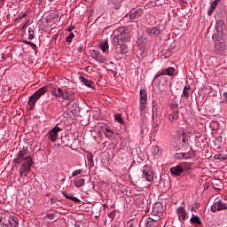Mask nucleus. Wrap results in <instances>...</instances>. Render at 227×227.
<instances>
[{
	"label": "nucleus",
	"instance_id": "nucleus-1",
	"mask_svg": "<svg viewBox=\"0 0 227 227\" xmlns=\"http://www.w3.org/2000/svg\"><path fill=\"white\" fill-rule=\"evenodd\" d=\"M118 33L117 36L114 35L113 37V45H121V43H125V42H129V40H130V31H129L125 27L118 28Z\"/></svg>",
	"mask_w": 227,
	"mask_h": 227
},
{
	"label": "nucleus",
	"instance_id": "nucleus-2",
	"mask_svg": "<svg viewBox=\"0 0 227 227\" xmlns=\"http://www.w3.org/2000/svg\"><path fill=\"white\" fill-rule=\"evenodd\" d=\"M15 164H20L23 162L21 166H28L31 167L33 165V159L29 156V152L27 149H22L17 154V157L14 159Z\"/></svg>",
	"mask_w": 227,
	"mask_h": 227
},
{
	"label": "nucleus",
	"instance_id": "nucleus-3",
	"mask_svg": "<svg viewBox=\"0 0 227 227\" xmlns=\"http://www.w3.org/2000/svg\"><path fill=\"white\" fill-rule=\"evenodd\" d=\"M47 86H43L40 88L38 90H36L29 98H28V107L29 109H35V106H36V102L40 100V98L43 97V95H45L47 92Z\"/></svg>",
	"mask_w": 227,
	"mask_h": 227
},
{
	"label": "nucleus",
	"instance_id": "nucleus-4",
	"mask_svg": "<svg viewBox=\"0 0 227 227\" xmlns=\"http://www.w3.org/2000/svg\"><path fill=\"white\" fill-rule=\"evenodd\" d=\"M215 31L216 34L213 35L212 40L214 42H221L224 38L223 35H224V31H226V23H224V20H220L216 21Z\"/></svg>",
	"mask_w": 227,
	"mask_h": 227
},
{
	"label": "nucleus",
	"instance_id": "nucleus-5",
	"mask_svg": "<svg viewBox=\"0 0 227 227\" xmlns=\"http://www.w3.org/2000/svg\"><path fill=\"white\" fill-rule=\"evenodd\" d=\"M191 171V163L189 162H182L176 165V167H172L170 168V173L174 176H180L183 173H189Z\"/></svg>",
	"mask_w": 227,
	"mask_h": 227
},
{
	"label": "nucleus",
	"instance_id": "nucleus-6",
	"mask_svg": "<svg viewBox=\"0 0 227 227\" xmlns=\"http://www.w3.org/2000/svg\"><path fill=\"white\" fill-rule=\"evenodd\" d=\"M140 111L146 109V103L148 102V93L145 90H140Z\"/></svg>",
	"mask_w": 227,
	"mask_h": 227
},
{
	"label": "nucleus",
	"instance_id": "nucleus-7",
	"mask_svg": "<svg viewBox=\"0 0 227 227\" xmlns=\"http://www.w3.org/2000/svg\"><path fill=\"white\" fill-rule=\"evenodd\" d=\"M176 214L180 223H185V221L189 219V214L187 213V211L185 210V207H177Z\"/></svg>",
	"mask_w": 227,
	"mask_h": 227
},
{
	"label": "nucleus",
	"instance_id": "nucleus-8",
	"mask_svg": "<svg viewBox=\"0 0 227 227\" xmlns=\"http://www.w3.org/2000/svg\"><path fill=\"white\" fill-rule=\"evenodd\" d=\"M162 214H164V206L162 203L157 202L153 206V215H156V217H162Z\"/></svg>",
	"mask_w": 227,
	"mask_h": 227
},
{
	"label": "nucleus",
	"instance_id": "nucleus-9",
	"mask_svg": "<svg viewBox=\"0 0 227 227\" xmlns=\"http://www.w3.org/2000/svg\"><path fill=\"white\" fill-rule=\"evenodd\" d=\"M221 210H227V204L223 203V200H218L211 206V212H217Z\"/></svg>",
	"mask_w": 227,
	"mask_h": 227
},
{
	"label": "nucleus",
	"instance_id": "nucleus-10",
	"mask_svg": "<svg viewBox=\"0 0 227 227\" xmlns=\"http://www.w3.org/2000/svg\"><path fill=\"white\" fill-rule=\"evenodd\" d=\"M61 132V128L56 126L48 132V136L52 143H56L58 140V134Z\"/></svg>",
	"mask_w": 227,
	"mask_h": 227
},
{
	"label": "nucleus",
	"instance_id": "nucleus-11",
	"mask_svg": "<svg viewBox=\"0 0 227 227\" xmlns=\"http://www.w3.org/2000/svg\"><path fill=\"white\" fill-rule=\"evenodd\" d=\"M91 58H93L95 61H98V63H106V61H107L106 56L101 55L99 51L95 50L91 52Z\"/></svg>",
	"mask_w": 227,
	"mask_h": 227
},
{
	"label": "nucleus",
	"instance_id": "nucleus-12",
	"mask_svg": "<svg viewBox=\"0 0 227 227\" xmlns=\"http://www.w3.org/2000/svg\"><path fill=\"white\" fill-rule=\"evenodd\" d=\"M143 178H145L147 182H153V172L148 167L143 168Z\"/></svg>",
	"mask_w": 227,
	"mask_h": 227
},
{
	"label": "nucleus",
	"instance_id": "nucleus-13",
	"mask_svg": "<svg viewBox=\"0 0 227 227\" xmlns=\"http://www.w3.org/2000/svg\"><path fill=\"white\" fill-rule=\"evenodd\" d=\"M215 51L216 54L223 56V54L226 52V44L224 43V42L215 43Z\"/></svg>",
	"mask_w": 227,
	"mask_h": 227
},
{
	"label": "nucleus",
	"instance_id": "nucleus-14",
	"mask_svg": "<svg viewBox=\"0 0 227 227\" xmlns=\"http://www.w3.org/2000/svg\"><path fill=\"white\" fill-rule=\"evenodd\" d=\"M141 15H143V10L137 9V11H135L133 13L129 15V19H130L129 22H135V20H137V19H139Z\"/></svg>",
	"mask_w": 227,
	"mask_h": 227
},
{
	"label": "nucleus",
	"instance_id": "nucleus-15",
	"mask_svg": "<svg viewBox=\"0 0 227 227\" xmlns=\"http://www.w3.org/2000/svg\"><path fill=\"white\" fill-rule=\"evenodd\" d=\"M145 227H158L159 222L152 217H148L145 220Z\"/></svg>",
	"mask_w": 227,
	"mask_h": 227
},
{
	"label": "nucleus",
	"instance_id": "nucleus-16",
	"mask_svg": "<svg viewBox=\"0 0 227 227\" xmlns=\"http://www.w3.org/2000/svg\"><path fill=\"white\" fill-rule=\"evenodd\" d=\"M29 171H31V167L21 165L19 168L20 176H27V175H29Z\"/></svg>",
	"mask_w": 227,
	"mask_h": 227
},
{
	"label": "nucleus",
	"instance_id": "nucleus-17",
	"mask_svg": "<svg viewBox=\"0 0 227 227\" xmlns=\"http://www.w3.org/2000/svg\"><path fill=\"white\" fill-rule=\"evenodd\" d=\"M190 223L191 224H198L199 226H201V224H203V222L201 221V218H200V216L192 214V217L190 219Z\"/></svg>",
	"mask_w": 227,
	"mask_h": 227
},
{
	"label": "nucleus",
	"instance_id": "nucleus-18",
	"mask_svg": "<svg viewBox=\"0 0 227 227\" xmlns=\"http://www.w3.org/2000/svg\"><path fill=\"white\" fill-rule=\"evenodd\" d=\"M146 33L150 35V36H155L160 35V28L154 27L153 28H147Z\"/></svg>",
	"mask_w": 227,
	"mask_h": 227
},
{
	"label": "nucleus",
	"instance_id": "nucleus-19",
	"mask_svg": "<svg viewBox=\"0 0 227 227\" xmlns=\"http://www.w3.org/2000/svg\"><path fill=\"white\" fill-rule=\"evenodd\" d=\"M178 114H180V111L178 110H173L172 114L168 115V120L172 123V121H175L176 120H178Z\"/></svg>",
	"mask_w": 227,
	"mask_h": 227
},
{
	"label": "nucleus",
	"instance_id": "nucleus-20",
	"mask_svg": "<svg viewBox=\"0 0 227 227\" xmlns=\"http://www.w3.org/2000/svg\"><path fill=\"white\" fill-rule=\"evenodd\" d=\"M175 72H176V69H175V67H171L162 69V74L168 75L169 77H173V75H175Z\"/></svg>",
	"mask_w": 227,
	"mask_h": 227
},
{
	"label": "nucleus",
	"instance_id": "nucleus-21",
	"mask_svg": "<svg viewBox=\"0 0 227 227\" xmlns=\"http://www.w3.org/2000/svg\"><path fill=\"white\" fill-rule=\"evenodd\" d=\"M79 80L81 81V82H82V84H84V86H87V88H93L95 84L93 81L88 80L83 76H80Z\"/></svg>",
	"mask_w": 227,
	"mask_h": 227
},
{
	"label": "nucleus",
	"instance_id": "nucleus-22",
	"mask_svg": "<svg viewBox=\"0 0 227 227\" xmlns=\"http://www.w3.org/2000/svg\"><path fill=\"white\" fill-rule=\"evenodd\" d=\"M8 227H19V218L17 216L11 215L9 218Z\"/></svg>",
	"mask_w": 227,
	"mask_h": 227
},
{
	"label": "nucleus",
	"instance_id": "nucleus-23",
	"mask_svg": "<svg viewBox=\"0 0 227 227\" xmlns=\"http://www.w3.org/2000/svg\"><path fill=\"white\" fill-rule=\"evenodd\" d=\"M99 47L102 52H107V51H109V42L107 40L101 42Z\"/></svg>",
	"mask_w": 227,
	"mask_h": 227
},
{
	"label": "nucleus",
	"instance_id": "nucleus-24",
	"mask_svg": "<svg viewBox=\"0 0 227 227\" xmlns=\"http://www.w3.org/2000/svg\"><path fill=\"white\" fill-rule=\"evenodd\" d=\"M51 95H54L57 98H61L63 96V89L57 88L51 91Z\"/></svg>",
	"mask_w": 227,
	"mask_h": 227
},
{
	"label": "nucleus",
	"instance_id": "nucleus-25",
	"mask_svg": "<svg viewBox=\"0 0 227 227\" xmlns=\"http://www.w3.org/2000/svg\"><path fill=\"white\" fill-rule=\"evenodd\" d=\"M0 223H2V224L5 227L10 226V216L5 215H2L0 217Z\"/></svg>",
	"mask_w": 227,
	"mask_h": 227
},
{
	"label": "nucleus",
	"instance_id": "nucleus-26",
	"mask_svg": "<svg viewBox=\"0 0 227 227\" xmlns=\"http://www.w3.org/2000/svg\"><path fill=\"white\" fill-rule=\"evenodd\" d=\"M64 100H74V94H70L68 90H65L62 92V98Z\"/></svg>",
	"mask_w": 227,
	"mask_h": 227
},
{
	"label": "nucleus",
	"instance_id": "nucleus-27",
	"mask_svg": "<svg viewBox=\"0 0 227 227\" xmlns=\"http://www.w3.org/2000/svg\"><path fill=\"white\" fill-rule=\"evenodd\" d=\"M217 4H219V0H215L211 4L210 8L207 12V15H212V13H214V10H215V8H217Z\"/></svg>",
	"mask_w": 227,
	"mask_h": 227
},
{
	"label": "nucleus",
	"instance_id": "nucleus-28",
	"mask_svg": "<svg viewBox=\"0 0 227 227\" xmlns=\"http://www.w3.org/2000/svg\"><path fill=\"white\" fill-rule=\"evenodd\" d=\"M63 194L67 200H71V201H74V203H81V200H79L77 197H74V195L65 192Z\"/></svg>",
	"mask_w": 227,
	"mask_h": 227
},
{
	"label": "nucleus",
	"instance_id": "nucleus-29",
	"mask_svg": "<svg viewBox=\"0 0 227 227\" xmlns=\"http://www.w3.org/2000/svg\"><path fill=\"white\" fill-rule=\"evenodd\" d=\"M74 184L76 187H82V185H84V184H86V180L84 178H76V179H74Z\"/></svg>",
	"mask_w": 227,
	"mask_h": 227
},
{
	"label": "nucleus",
	"instance_id": "nucleus-30",
	"mask_svg": "<svg viewBox=\"0 0 227 227\" xmlns=\"http://www.w3.org/2000/svg\"><path fill=\"white\" fill-rule=\"evenodd\" d=\"M190 90H191V85H185L183 90L182 97H184V98H189V91Z\"/></svg>",
	"mask_w": 227,
	"mask_h": 227
},
{
	"label": "nucleus",
	"instance_id": "nucleus-31",
	"mask_svg": "<svg viewBox=\"0 0 227 227\" xmlns=\"http://www.w3.org/2000/svg\"><path fill=\"white\" fill-rule=\"evenodd\" d=\"M153 157H158L160 154V149L157 145H153L151 149Z\"/></svg>",
	"mask_w": 227,
	"mask_h": 227
},
{
	"label": "nucleus",
	"instance_id": "nucleus-32",
	"mask_svg": "<svg viewBox=\"0 0 227 227\" xmlns=\"http://www.w3.org/2000/svg\"><path fill=\"white\" fill-rule=\"evenodd\" d=\"M104 134L106 137H107L108 139H111V137H113V136L114 135V132H113L111 129H105Z\"/></svg>",
	"mask_w": 227,
	"mask_h": 227
},
{
	"label": "nucleus",
	"instance_id": "nucleus-33",
	"mask_svg": "<svg viewBox=\"0 0 227 227\" xmlns=\"http://www.w3.org/2000/svg\"><path fill=\"white\" fill-rule=\"evenodd\" d=\"M215 160H227V154H215Z\"/></svg>",
	"mask_w": 227,
	"mask_h": 227
},
{
	"label": "nucleus",
	"instance_id": "nucleus-34",
	"mask_svg": "<svg viewBox=\"0 0 227 227\" xmlns=\"http://www.w3.org/2000/svg\"><path fill=\"white\" fill-rule=\"evenodd\" d=\"M177 159H192V154H191L190 153H182L181 157H177Z\"/></svg>",
	"mask_w": 227,
	"mask_h": 227
},
{
	"label": "nucleus",
	"instance_id": "nucleus-35",
	"mask_svg": "<svg viewBox=\"0 0 227 227\" xmlns=\"http://www.w3.org/2000/svg\"><path fill=\"white\" fill-rule=\"evenodd\" d=\"M28 40H35V30L33 28H28Z\"/></svg>",
	"mask_w": 227,
	"mask_h": 227
},
{
	"label": "nucleus",
	"instance_id": "nucleus-36",
	"mask_svg": "<svg viewBox=\"0 0 227 227\" xmlns=\"http://www.w3.org/2000/svg\"><path fill=\"white\" fill-rule=\"evenodd\" d=\"M121 3H123V0H113L112 4H114L115 8L118 9L120 6H121Z\"/></svg>",
	"mask_w": 227,
	"mask_h": 227
},
{
	"label": "nucleus",
	"instance_id": "nucleus-37",
	"mask_svg": "<svg viewBox=\"0 0 227 227\" xmlns=\"http://www.w3.org/2000/svg\"><path fill=\"white\" fill-rule=\"evenodd\" d=\"M74 37H75V35L73 32H71L69 35L67 37V42L71 43L72 40H74Z\"/></svg>",
	"mask_w": 227,
	"mask_h": 227
},
{
	"label": "nucleus",
	"instance_id": "nucleus-38",
	"mask_svg": "<svg viewBox=\"0 0 227 227\" xmlns=\"http://www.w3.org/2000/svg\"><path fill=\"white\" fill-rule=\"evenodd\" d=\"M115 121H118V123H123V119L121 118V114L114 115Z\"/></svg>",
	"mask_w": 227,
	"mask_h": 227
},
{
	"label": "nucleus",
	"instance_id": "nucleus-39",
	"mask_svg": "<svg viewBox=\"0 0 227 227\" xmlns=\"http://www.w3.org/2000/svg\"><path fill=\"white\" fill-rule=\"evenodd\" d=\"M182 141L184 145H187V143H189V140L187 139V134L183 133V138Z\"/></svg>",
	"mask_w": 227,
	"mask_h": 227
},
{
	"label": "nucleus",
	"instance_id": "nucleus-40",
	"mask_svg": "<svg viewBox=\"0 0 227 227\" xmlns=\"http://www.w3.org/2000/svg\"><path fill=\"white\" fill-rule=\"evenodd\" d=\"M82 173V169H76L72 173V176H77V175H81Z\"/></svg>",
	"mask_w": 227,
	"mask_h": 227
},
{
	"label": "nucleus",
	"instance_id": "nucleus-41",
	"mask_svg": "<svg viewBox=\"0 0 227 227\" xmlns=\"http://www.w3.org/2000/svg\"><path fill=\"white\" fill-rule=\"evenodd\" d=\"M171 109H173V111H177L176 109H178V104L176 102L171 103Z\"/></svg>",
	"mask_w": 227,
	"mask_h": 227
},
{
	"label": "nucleus",
	"instance_id": "nucleus-42",
	"mask_svg": "<svg viewBox=\"0 0 227 227\" xmlns=\"http://www.w3.org/2000/svg\"><path fill=\"white\" fill-rule=\"evenodd\" d=\"M121 54H127V51H129L128 49H127V46H125V45H122V46H121Z\"/></svg>",
	"mask_w": 227,
	"mask_h": 227
},
{
	"label": "nucleus",
	"instance_id": "nucleus-43",
	"mask_svg": "<svg viewBox=\"0 0 227 227\" xmlns=\"http://www.w3.org/2000/svg\"><path fill=\"white\" fill-rule=\"evenodd\" d=\"M27 14L26 12H21L20 14H19L18 18L16 19V20H19L20 19H24V17H26Z\"/></svg>",
	"mask_w": 227,
	"mask_h": 227
},
{
	"label": "nucleus",
	"instance_id": "nucleus-44",
	"mask_svg": "<svg viewBox=\"0 0 227 227\" xmlns=\"http://www.w3.org/2000/svg\"><path fill=\"white\" fill-rule=\"evenodd\" d=\"M55 215H54V214H48V215H46V219H50L51 221H52V219H54Z\"/></svg>",
	"mask_w": 227,
	"mask_h": 227
},
{
	"label": "nucleus",
	"instance_id": "nucleus-45",
	"mask_svg": "<svg viewBox=\"0 0 227 227\" xmlns=\"http://www.w3.org/2000/svg\"><path fill=\"white\" fill-rule=\"evenodd\" d=\"M161 75H164V74H162V70H161L160 73H157V74H155V76H154V78H153V81H156V79H159V77H160Z\"/></svg>",
	"mask_w": 227,
	"mask_h": 227
},
{
	"label": "nucleus",
	"instance_id": "nucleus-46",
	"mask_svg": "<svg viewBox=\"0 0 227 227\" xmlns=\"http://www.w3.org/2000/svg\"><path fill=\"white\" fill-rule=\"evenodd\" d=\"M108 216L111 219V221H114V217H115L114 212H111L110 214H108Z\"/></svg>",
	"mask_w": 227,
	"mask_h": 227
},
{
	"label": "nucleus",
	"instance_id": "nucleus-47",
	"mask_svg": "<svg viewBox=\"0 0 227 227\" xmlns=\"http://www.w3.org/2000/svg\"><path fill=\"white\" fill-rule=\"evenodd\" d=\"M56 201H58V199H54V198L51 199V203L54 204L56 203Z\"/></svg>",
	"mask_w": 227,
	"mask_h": 227
},
{
	"label": "nucleus",
	"instance_id": "nucleus-48",
	"mask_svg": "<svg viewBox=\"0 0 227 227\" xmlns=\"http://www.w3.org/2000/svg\"><path fill=\"white\" fill-rule=\"evenodd\" d=\"M88 160L89 162H93V156H89Z\"/></svg>",
	"mask_w": 227,
	"mask_h": 227
},
{
	"label": "nucleus",
	"instance_id": "nucleus-49",
	"mask_svg": "<svg viewBox=\"0 0 227 227\" xmlns=\"http://www.w3.org/2000/svg\"><path fill=\"white\" fill-rule=\"evenodd\" d=\"M30 45H31L32 49H34V50L36 49V44L32 43H30Z\"/></svg>",
	"mask_w": 227,
	"mask_h": 227
},
{
	"label": "nucleus",
	"instance_id": "nucleus-50",
	"mask_svg": "<svg viewBox=\"0 0 227 227\" xmlns=\"http://www.w3.org/2000/svg\"><path fill=\"white\" fill-rule=\"evenodd\" d=\"M77 51H78V52H82V46H79Z\"/></svg>",
	"mask_w": 227,
	"mask_h": 227
},
{
	"label": "nucleus",
	"instance_id": "nucleus-51",
	"mask_svg": "<svg viewBox=\"0 0 227 227\" xmlns=\"http://www.w3.org/2000/svg\"><path fill=\"white\" fill-rule=\"evenodd\" d=\"M24 43H26V45H31V42H29V41H24Z\"/></svg>",
	"mask_w": 227,
	"mask_h": 227
},
{
	"label": "nucleus",
	"instance_id": "nucleus-52",
	"mask_svg": "<svg viewBox=\"0 0 227 227\" xmlns=\"http://www.w3.org/2000/svg\"><path fill=\"white\" fill-rule=\"evenodd\" d=\"M38 1H39L38 4H42V3H43V0H38Z\"/></svg>",
	"mask_w": 227,
	"mask_h": 227
},
{
	"label": "nucleus",
	"instance_id": "nucleus-53",
	"mask_svg": "<svg viewBox=\"0 0 227 227\" xmlns=\"http://www.w3.org/2000/svg\"><path fill=\"white\" fill-rule=\"evenodd\" d=\"M223 97H225V98H227V92H225V93L223 94Z\"/></svg>",
	"mask_w": 227,
	"mask_h": 227
},
{
	"label": "nucleus",
	"instance_id": "nucleus-54",
	"mask_svg": "<svg viewBox=\"0 0 227 227\" xmlns=\"http://www.w3.org/2000/svg\"><path fill=\"white\" fill-rule=\"evenodd\" d=\"M178 157H182V153H179L176 158L178 159Z\"/></svg>",
	"mask_w": 227,
	"mask_h": 227
},
{
	"label": "nucleus",
	"instance_id": "nucleus-55",
	"mask_svg": "<svg viewBox=\"0 0 227 227\" xmlns=\"http://www.w3.org/2000/svg\"><path fill=\"white\" fill-rule=\"evenodd\" d=\"M194 210V207H191V211L192 212Z\"/></svg>",
	"mask_w": 227,
	"mask_h": 227
},
{
	"label": "nucleus",
	"instance_id": "nucleus-56",
	"mask_svg": "<svg viewBox=\"0 0 227 227\" xmlns=\"http://www.w3.org/2000/svg\"><path fill=\"white\" fill-rule=\"evenodd\" d=\"M127 17H129V14H126V15L124 16V19H127Z\"/></svg>",
	"mask_w": 227,
	"mask_h": 227
},
{
	"label": "nucleus",
	"instance_id": "nucleus-57",
	"mask_svg": "<svg viewBox=\"0 0 227 227\" xmlns=\"http://www.w3.org/2000/svg\"><path fill=\"white\" fill-rule=\"evenodd\" d=\"M67 31H69V33H70V31H72V28H68Z\"/></svg>",
	"mask_w": 227,
	"mask_h": 227
},
{
	"label": "nucleus",
	"instance_id": "nucleus-58",
	"mask_svg": "<svg viewBox=\"0 0 227 227\" xmlns=\"http://www.w3.org/2000/svg\"><path fill=\"white\" fill-rule=\"evenodd\" d=\"M2 59H4V55H2Z\"/></svg>",
	"mask_w": 227,
	"mask_h": 227
},
{
	"label": "nucleus",
	"instance_id": "nucleus-59",
	"mask_svg": "<svg viewBox=\"0 0 227 227\" xmlns=\"http://www.w3.org/2000/svg\"><path fill=\"white\" fill-rule=\"evenodd\" d=\"M129 227H134V225L130 224Z\"/></svg>",
	"mask_w": 227,
	"mask_h": 227
}]
</instances>
